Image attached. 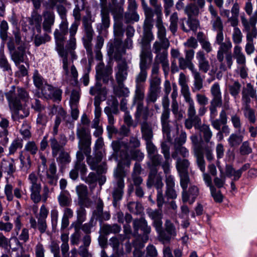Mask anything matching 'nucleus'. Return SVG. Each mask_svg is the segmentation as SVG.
<instances>
[{
  "label": "nucleus",
  "instance_id": "nucleus-1",
  "mask_svg": "<svg viewBox=\"0 0 257 257\" xmlns=\"http://www.w3.org/2000/svg\"><path fill=\"white\" fill-rule=\"evenodd\" d=\"M76 136L79 140L78 147L82 150L86 156V161L92 170H96L99 163L102 159V153L100 151H96L94 156L90 155L91 137L90 130L84 125H80L76 130Z\"/></svg>",
  "mask_w": 257,
  "mask_h": 257
},
{
  "label": "nucleus",
  "instance_id": "nucleus-2",
  "mask_svg": "<svg viewBox=\"0 0 257 257\" xmlns=\"http://www.w3.org/2000/svg\"><path fill=\"white\" fill-rule=\"evenodd\" d=\"M111 147L114 154L117 155L120 159L117 167L114 172L115 179L114 183L124 184V178L126 176L123 166L129 167L131 165V160L128 153L129 146L128 143L122 140L113 141L111 143Z\"/></svg>",
  "mask_w": 257,
  "mask_h": 257
},
{
  "label": "nucleus",
  "instance_id": "nucleus-3",
  "mask_svg": "<svg viewBox=\"0 0 257 257\" xmlns=\"http://www.w3.org/2000/svg\"><path fill=\"white\" fill-rule=\"evenodd\" d=\"M161 153L163 155L164 161L162 164H153L147 163V166L150 170V173L147 182V186L148 188L152 187L153 185L155 186L158 180L161 179L156 178V175L158 173V167L161 166L163 170L166 177L168 176L170 173V167L172 162V159L170 154V146L166 142H162L161 144Z\"/></svg>",
  "mask_w": 257,
  "mask_h": 257
},
{
  "label": "nucleus",
  "instance_id": "nucleus-4",
  "mask_svg": "<svg viewBox=\"0 0 257 257\" xmlns=\"http://www.w3.org/2000/svg\"><path fill=\"white\" fill-rule=\"evenodd\" d=\"M179 84L181 87V92L185 102L188 104L187 115L190 120L194 123V126L198 129L202 125L201 119L196 114L195 103L191 96L189 86L186 82V76L183 73L179 74Z\"/></svg>",
  "mask_w": 257,
  "mask_h": 257
},
{
  "label": "nucleus",
  "instance_id": "nucleus-5",
  "mask_svg": "<svg viewBox=\"0 0 257 257\" xmlns=\"http://www.w3.org/2000/svg\"><path fill=\"white\" fill-rule=\"evenodd\" d=\"M159 68V64L154 62L152 68L151 78L149 79V86L145 98L148 105L150 103H155L160 95L161 79L158 76Z\"/></svg>",
  "mask_w": 257,
  "mask_h": 257
},
{
  "label": "nucleus",
  "instance_id": "nucleus-6",
  "mask_svg": "<svg viewBox=\"0 0 257 257\" xmlns=\"http://www.w3.org/2000/svg\"><path fill=\"white\" fill-rule=\"evenodd\" d=\"M157 37L158 40L153 44V49L156 54L155 62L161 64L169 61L167 49L170 46V42L166 38V29L158 30Z\"/></svg>",
  "mask_w": 257,
  "mask_h": 257
},
{
  "label": "nucleus",
  "instance_id": "nucleus-7",
  "mask_svg": "<svg viewBox=\"0 0 257 257\" xmlns=\"http://www.w3.org/2000/svg\"><path fill=\"white\" fill-rule=\"evenodd\" d=\"M92 21L90 17L86 16L83 17L82 29L84 34L82 40L86 49L89 61L93 59L92 41L95 32L92 28Z\"/></svg>",
  "mask_w": 257,
  "mask_h": 257
},
{
  "label": "nucleus",
  "instance_id": "nucleus-8",
  "mask_svg": "<svg viewBox=\"0 0 257 257\" xmlns=\"http://www.w3.org/2000/svg\"><path fill=\"white\" fill-rule=\"evenodd\" d=\"M198 129L205 143L203 145V152L207 160L211 162L214 159L213 151L215 144L214 142L211 141L213 136L212 132L209 125L206 124H202Z\"/></svg>",
  "mask_w": 257,
  "mask_h": 257
},
{
  "label": "nucleus",
  "instance_id": "nucleus-9",
  "mask_svg": "<svg viewBox=\"0 0 257 257\" xmlns=\"http://www.w3.org/2000/svg\"><path fill=\"white\" fill-rule=\"evenodd\" d=\"M57 166L53 161L47 168V164H41L38 167V175L44 183L54 186L57 185L58 177L56 174Z\"/></svg>",
  "mask_w": 257,
  "mask_h": 257
},
{
  "label": "nucleus",
  "instance_id": "nucleus-10",
  "mask_svg": "<svg viewBox=\"0 0 257 257\" xmlns=\"http://www.w3.org/2000/svg\"><path fill=\"white\" fill-rule=\"evenodd\" d=\"M190 179L180 181L182 189L181 193L182 200L183 203L188 202L192 204L199 194L198 187L194 185H190Z\"/></svg>",
  "mask_w": 257,
  "mask_h": 257
},
{
  "label": "nucleus",
  "instance_id": "nucleus-11",
  "mask_svg": "<svg viewBox=\"0 0 257 257\" xmlns=\"http://www.w3.org/2000/svg\"><path fill=\"white\" fill-rule=\"evenodd\" d=\"M145 19L143 25V36L141 40V48L151 49L150 43L154 39L152 32L153 28L154 19L153 13L145 14Z\"/></svg>",
  "mask_w": 257,
  "mask_h": 257
},
{
  "label": "nucleus",
  "instance_id": "nucleus-12",
  "mask_svg": "<svg viewBox=\"0 0 257 257\" xmlns=\"http://www.w3.org/2000/svg\"><path fill=\"white\" fill-rule=\"evenodd\" d=\"M153 60V55L150 49L141 48L140 54V72L136 77L147 79L148 70L150 68Z\"/></svg>",
  "mask_w": 257,
  "mask_h": 257
},
{
  "label": "nucleus",
  "instance_id": "nucleus-13",
  "mask_svg": "<svg viewBox=\"0 0 257 257\" xmlns=\"http://www.w3.org/2000/svg\"><path fill=\"white\" fill-rule=\"evenodd\" d=\"M187 140V134L183 131H181L179 137L176 138L173 143V151L171 153L172 158H176L177 154L184 158H188L189 156V150L183 146L186 143Z\"/></svg>",
  "mask_w": 257,
  "mask_h": 257
},
{
  "label": "nucleus",
  "instance_id": "nucleus-14",
  "mask_svg": "<svg viewBox=\"0 0 257 257\" xmlns=\"http://www.w3.org/2000/svg\"><path fill=\"white\" fill-rule=\"evenodd\" d=\"M210 93L212 96L210 102L209 109L211 114L214 115L217 111V108L222 106L223 100L221 88L219 83H214L210 87Z\"/></svg>",
  "mask_w": 257,
  "mask_h": 257
},
{
  "label": "nucleus",
  "instance_id": "nucleus-15",
  "mask_svg": "<svg viewBox=\"0 0 257 257\" xmlns=\"http://www.w3.org/2000/svg\"><path fill=\"white\" fill-rule=\"evenodd\" d=\"M233 59L235 60L237 66L244 65L246 64L245 55L242 51L241 46H234L233 52L226 54L225 62L228 69H231L233 63Z\"/></svg>",
  "mask_w": 257,
  "mask_h": 257
},
{
  "label": "nucleus",
  "instance_id": "nucleus-16",
  "mask_svg": "<svg viewBox=\"0 0 257 257\" xmlns=\"http://www.w3.org/2000/svg\"><path fill=\"white\" fill-rule=\"evenodd\" d=\"M7 47L11 56L12 59L16 65L24 61V56L26 53L25 45H20L16 47L14 40L9 38L7 43Z\"/></svg>",
  "mask_w": 257,
  "mask_h": 257
},
{
  "label": "nucleus",
  "instance_id": "nucleus-17",
  "mask_svg": "<svg viewBox=\"0 0 257 257\" xmlns=\"http://www.w3.org/2000/svg\"><path fill=\"white\" fill-rule=\"evenodd\" d=\"M170 109L168 107V104H163V110L161 116V122L162 127V131L166 135L168 142L172 141L174 135L172 136L171 132L173 131L170 124Z\"/></svg>",
  "mask_w": 257,
  "mask_h": 257
},
{
  "label": "nucleus",
  "instance_id": "nucleus-18",
  "mask_svg": "<svg viewBox=\"0 0 257 257\" xmlns=\"http://www.w3.org/2000/svg\"><path fill=\"white\" fill-rule=\"evenodd\" d=\"M190 140L193 146L197 166L201 172H205V161L204 159V153L203 152V145H199L198 137L196 135H192L190 137Z\"/></svg>",
  "mask_w": 257,
  "mask_h": 257
},
{
  "label": "nucleus",
  "instance_id": "nucleus-19",
  "mask_svg": "<svg viewBox=\"0 0 257 257\" xmlns=\"http://www.w3.org/2000/svg\"><path fill=\"white\" fill-rule=\"evenodd\" d=\"M6 98L9 103H12V101H18L21 103V100L25 102L28 101L29 97L27 91L23 88L16 87L12 86L11 89L6 93Z\"/></svg>",
  "mask_w": 257,
  "mask_h": 257
},
{
  "label": "nucleus",
  "instance_id": "nucleus-20",
  "mask_svg": "<svg viewBox=\"0 0 257 257\" xmlns=\"http://www.w3.org/2000/svg\"><path fill=\"white\" fill-rule=\"evenodd\" d=\"M147 79L135 77V90L133 97L132 105L144 104L145 99V83Z\"/></svg>",
  "mask_w": 257,
  "mask_h": 257
},
{
  "label": "nucleus",
  "instance_id": "nucleus-21",
  "mask_svg": "<svg viewBox=\"0 0 257 257\" xmlns=\"http://www.w3.org/2000/svg\"><path fill=\"white\" fill-rule=\"evenodd\" d=\"M255 14L247 19L244 16H241V22L243 27V32L246 34V38H256L257 28L256 24L257 22L256 17Z\"/></svg>",
  "mask_w": 257,
  "mask_h": 257
},
{
  "label": "nucleus",
  "instance_id": "nucleus-22",
  "mask_svg": "<svg viewBox=\"0 0 257 257\" xmlns=\"http://www.w3.org/2000/svg\"><path fill=\"white\" fill-rule=\"evenodd\" d=\"M30 184L31 198L35 203L39 202L41 200L40 194L41 185L35 174L32 173L28 177Z\"/></svg>",
  "mask_w": 257,
  "mask_h": 257
},
{
  "label": "nucleus",
  "instance_id": "nucleus-23",
  "mask_svg": "<svg viewBox=\"0 0 257 257\" xmlns=\"http://www.w3.org/2000/svg\"><path fill=\"white\" fill-rule=\"evenodd\" d=\"M134 234L139 235V230L143 231L142 240L146 242L149 239V235L151 231V227L148 225L147 221L144 217L135 219L133 221Z\"/></svg>",
  "mask_w": 257,
  "mask_h": 257
},
{
  "label": "nucleus",
  "instance_id": "nucleus-24",
  "mask_svg": "<svg viewBox=\"0 0 257 257\" xmlns=\"http://www.w3.org/2000/svg\"><path fill=\"white\" fill-rule=\"evenodd\" d=\"M67 143L66 136L61 134L59 135V140L56 137L53 136L49 140L50 146L52 150V155L53 157H56L59 152L64 150V147Z\"/></svg>",
  "mask_w": 257,
  "mask_h": 257
},
{
  "label": "nucleus",
  "instance_id": "nucleus-25",
  "mask_svg": "<svg viewBox=\"0 0 257 257\" xmlns=\"http://www.w3.org/2000/svg\"><path fill=\"white\" fill-rule=\"evenodd\" d=\"M13 101V100H12ZM12 103H9L11 109L12 117L14 121H20L29 115V111L28 109L23 108L21 103L18 101H12Z\"/></svg>",
  "mask_w": 257,
  "mask_h": 257
},
{
  "label": "nucleus",
  "instance_id": "nucleus-26",
  "mask_svg": "<svg viewBox=\"0 0 257 257\" xmlns=\"http://www.w3.org/2000/svg\"><path fill=\"white\" fill-rule=\"evenodd\" d=\"M117 61V65L114 68L115 77L116 82H124L127 77L129 67L125 60L121 59Z\"/></svg>",
  "mask_w": 257,
  "mask_h": 257
},
{
  "label": "nucleus",
  "instance_id": "nucleus-27",
  "mask_svg": "<svg viewBox=\"0 0 257 257\" xmlns=\"http://www.w3.org/2000/svg\"><path fill=\"white\" fill-rule=\"evenodd\" d=\"M177 154L176 158H173L176 160V167L179 173L180 181H184L190 179L188 174V168L190 166V162L188 160L181 159Z\"/></svg>",
  "mask_w": 257,
  "mask_h": 257
},
{
  "label": "nucleus",
  "instance_id": "nucleus-28",
  "mask_svg": "<svg viewBox=\"0 0 257 257\" xmlns=\"http://www.w3.org/2000/svg\"><path fill=\"white\" fill-rule=\"evenodd\" d=\"M146 148L150 161L147 163L162 164L164 161L162 155L158 154L157 147L152 141L146 142Z\"/></svg>",
  "mask_w": 257,
  "mask_h": 257
},
{
  "label": "nucleus",
  "instance_id": "nucleus-29",
  "mask_svg": "<svg viewBox=\"0 0 257 257\" xmlns=\"http://www.w3.org/2000/svg\"><path fill=\"white\" fill-rule=\"evenodd\" d=\"M125 52V49L122 45V40L120 38L114 39L108 50V54L110 57H113L115 60L121 59V56Z\"/></svg>",
  "mask_w": 257,
  "mask_h": 257
},
{
  "label": "nucleus",
  "instance_id": "nucleus-30",
  "mask_svg": "<svg viewBox=\"0 0 257 257\" xmlns=\"http://www.w3.org/2000/svg\"><path fill=\"white\" fill-rule=\"evenodd\" d=\"M158 0H149L150 4L154 8V10L152 9L153 18L155 14L156 15V26L158 30L165 29L162 21V7L161 5L158 4Z\"/></svg>",
  "mask_w": 257,
  "mask_h": 257
},
{
  "label": "nucleus",
  "instance_id": "nucleus-31",
  "mask_svg": "<svg viewBox=\"0 0 257 257\" xmlns=\"http://www.w3.org/2000/svg\"><path fill=\"white\" fill-rule=\"evenodd\" d=\"M69 30L67 20H62L59 25V29H55L54 32L55 41L64 42Z\"/></svg>",
  "mask_w": 257,
  "mask_h": 257
},
{
  "label": "nucleus",
  "instance_id": "nucleus-32",
  "mask_svg": "<svg viewBox=\"0 0 257 257\" xmlns=\"http://www.w3.org/2000/svg\"><path fill=\"white\" fill-rule=\"evenodd\" d=\"M147 214L148 216L153 221V225L156 228V230L160 229L162 226L163 214L162 209H152L148 208L147 210Z\"/></svg>",
  "mask_w": 257,
  "mask_h": 257
},
{
  "label": "nucleus",
  "instance_id": "nucleus-33",
  "mask_svg": "<svg viewBox=\"0 0 257 257\" xmlns=\"http://www.w3.org/2000/svg\"><path fill=\"white\" fill-rule=\"evenodd\" d=\"M146 103H147L146 102ZM150 104L147 105V106H144V103L135 105L136 106V110L134 114V117L136 121L140 122L142 120V122H148L150 115L148 106Z\"/></svg>",
  "mask_w": 257,
  "mask_h": 257
},
{
  "label": "nucleus",
  "instance_id": "nucleus-34",
  "mask_svg": "<svg viewBox=\"0 0 257 257\" xmlns=\"http://www.w3.org/2000/svg\"><path fill=\"white\" fill-rule=\"evenodd\" d=\"M84 156L82 150H79L76 153V160L74 162V167L80 172L81 178L86 176L87 172V166L83 161Z\"/></svg>",
  "mask_w": 257,
  "mask_h": 257
},
{
  "label": "nucleus",
  "instance_id": "nucleus-35",
  "mask_svg": "<svg viewBox=\"0 0 257 257\" xmlns=\"http://www.w3.org/2000/svg\"><path fill=\"white\" fill-rule=\"evenodd\" d=\"M165 182V196L168 199H175L177 197V194L175 189V183L174 177L170 175L167 176Z\"/></svg>",
  "mask_w": 257,
  "mask_h": 257
},
{
  "label": "nucleus",
  "instance_id": "nucleus-36",
  "mask_svg": "<svg viewBox=\"0 0 257 257\" xmlns=\"http://www.w3.org/2000/svg\"><path fill=\"white\" fill-rule=\"evenodd\" d=\"M242 104H250L251 102L250 97L256 98V91L250 83L246 84L245 88H243L242 92Z\"/></svg>",
  "mask_w": 257,
  "mask_h": 257
},
{
  "label": "nucleus",
  "instance_id": "nucleus-37",
  "mask_svg": "<svg viewBox=\"0 0 257 257\" xmlns=\"http://www.w3.org/2000/svg\"><path fill=\"white\" fill-rule=\"evenodd\" d=\"M101 23L98 24L97 29L99 33L106 30L110 26L109 12L107 8H102L100 11Z\"/></svg>",
  "mask_w": 257,
  "mask_h": 257
},
{
  "label": "nucleus",
  "instance_id": "nucleus-38",
  "mask_svg": "<svg viewBox=\"0 0 257 257\" xmlns=\"http://www.w3.org/2000/svg\"><path fill=\"white\" fill-rule=\"evenodd\" d=\"M43 18L44 20L42 23L43 29L45 32L51 33L52 32V28L55 23V14L52 12L46 11L43 13Z\"/></svg>",
  "mask_w": 257,
  "mask_h": 257
},
{
  "label": "nucleus",
  "instance_id": "nucleus-39",
  "mask_svg": "<svg viewBox=\"0 0 257 257\" xmlns=\"http://www.w3.org/2000/svg\"><path fill=\"white\" fill-rule=\"evenodd\" d=\"M196 58L198 62L199 70L204 73H207L210 69V64L205 57V54L202 50L198 51L196 54Z\"/></svg>",
  "mask_w": 257,
  "mask_h": 257
},
{
  "label": "nucleus",
  "instance_id": "nucleus-40",
  "mask_svg": "<svg viewBox=\"0 0 257 257\" xmlns=\"http://www.w3.org/2000/svg\"><path fill=\"white\" fill-rule=\"evenodd\" d=\"M220 46L217 52V59L218 61H223L224 56L227 53H231L230 50L232 47V44L229 38L226 39L225 42H222L219 44Z\"/></svg>",
  "mask_w": 257,
  "mask_h": 257
},
{
  "label": "nucleus",
  "instance_id": "nucleus-41",
  "mask_svg": "<svg viewBox=\"0 0 257 257\" xmlns=\"http://www.w3.org/2000/svg\"><path fill=\"white\" fill-rule=\"evenodd\" d=\"M141 131L142 138L146 141H152L153 138V132L151 124L148 122H141Z\"/></svg>",
  "mask_w": 257,
  "mask_h": 257
},
{
  "label": "nucleus",
  "instance_id": "nucleus-42",
  "mask_svg": "<svg viewBox=\"0 0 257 257\" xmlns=\"http://www.w3.org/2000/svg\"><path fill=\"white\" fill-rule=\"evenodd\" d=\"M124 184L121 183H114L113 190L112 193L113 197V204L116 206L117 201L120 200L123 194Z\"/></svg>",
  "mask_w": 257,
  "mask_h": 257
},
{
  "label": "nucleus",
  "instance_id": "nucleus-43",
  "mask_svg": "<svg viewBox=\"0 0 257 257\" xmlns=\"http://www.w3.org/2000/svg\"><path fill=\"white\" fill-rule=\"evenodd\" d=\"M186 26L183 22L181 24L182 29L185 32H188L190 31H196L199 25L198 20L189 17H188V19L186 21Z\"/></svg>",
  "mask_w": 257,
  "mask_h": 257
},
{
  "label": "nucleus",
  "instance_id": "nucleus-44",
  "mask_svg": "<svg viewBox=\"0 0 257 257\" xmlns=\"http://www.w3.org/2000/svg\"><path fill=\"white\" fill-rule=\"evenodd\" d=\"M241 108L244 117L250 123H254L256 121L255 110L251 108L250 104H242Z\"/></svg>",
  "mask_w": 257,
  "mask_h": 257
},
{
  "label": "nucleus",
  "instance_id": "nucleus-45",
  "mask_svg": "<svg viewBox=\"0 0 257 257\" xmlns=\"http://www.w3.org/2000/svg\"><path fill=\"white\" fill-rule=\"evenodd\" d=\"M78 29L69 28V37L66 45V49L68 51H72V50H75L76 48V39L75 35Z\"/></svg>",
  "mask_w": 257,
  "mask_h": 257
},
{
  "label": "nucleus",
  "instance_id": "nucleus-46",
  "mask_svg": "<svg viewBox=\"0 0 257 257\" xmlns=\"http://www.w3.org/2000/svg\"><path fill=\"white\" fill-rule=\"evenodd\" d=\"M163 186V183L162 180H158L157 183L155 184V187L157 189V204L158 207L160 209H162L164 204H166L162 190Z\"/></svg>",
  "mask_w": 257,
  "mask_h": 257
},
{
  "label": "nucleus",
  "instance_id": "nucleus-47",
  "mask_svg": "<svg viewBox=\"0 0 257 257\" xmlns=\"http://www.w3.org/2000/svg\"><path fill=\"white\" fill-rule=\"evenodd\" d=\"M59 204L61 207H68L71 205V198L67 191H61L58 197Z\"/></svg>",
  "mask_w": 257,
  "mask_h": 257
},
{
  "label": "nucleus",
  "instance_id": "nucleus-48",
  "mask_svg": "<svg viewBox=\"0 0 257 257\" xmlns=\"http://www.w3.org/2000/svg\"><path fill=\"white\" fill-rule=\"evenodd\" d=\"M81 11L80 7L78 5H75V8L73 11V16L74 18V21L71 25L70 28L78 29L80 25V21L81 18Z\"/></svg>",
  "mask_w": 257,
  "mask_h": 257
},
{
  "label": "nucleus",
  "instance_id": "nucleus-49",
  "mask_svg": "<svg viewBox=\"0 0 257 257\" xmlns=\"http://www.w3.org/2000/svg\"><path fill=\"white\" fill-rule=\"evenodd\" d=\"M229 98L228 96L225 95L224 98V109H222L219 114V118H218L222 121V124H226L227 121V117L226 112V110L229 108Z\"/></svg>",
  "mask_w": 257,
  "mask_h": 257
},
{
  "label": "nucleus",
  "instance_id": "nucleus-50",
  "mask_svg": "<svg viewBox=\"0 0 257 257\" xmlns=\"http://www.w3.org/2000/svg\"><path fill=\"white\" fill-rule=\"evenodd\" d=\"M42 17L40 15L37 13H33L31 17L28 18V22L30 25H35L38 32H41V24L42 22Z\"/></svg>",
  "mask_w": 257,
  "mask_h": 257
},
{
  "label": "nucleus",
  "instance_id": "nucleus-51",
  "mask_svg": "<svg viewBox=\"0 0 257 257\" xmlns=\"http://www.w3.org/2000/svg\"><path fill=\"white\" fill-rule=\"evenodd\" d=\"M116 82L118 84V86L114 89L115 95L118 97H127L130 93V91L127 87H125L124 82Z\"/></svg>",
  "mask_w": 257,
  "mask_h": 257
},
{
  "label": "nucleus",
  "instance_id": "nucleus-52",
  "mask_svg": "<svg viewBox=\"0 0 257 257\" xmlns=\"http://www.w3.org/2000/svg\"><path fill=\"white\" fill-rule=\"evenodd\" d=\"M193 86L192 87V91L195 93L200 91L203 87V79L201 77L200 73L194 76Z\"/></svg>",
  "mask_w": 257,
  "mask_h": 257
},
{
  "label": "nucleus",
  "instance_id": "nucleus-53",
  "mask_svg": "<svg viewBox=\"0 0 257 257\" xmlns=\"http://www.w3.org/2000/svg\"><path fill=\"white\" fill-rule=\"evenodd\" d=\"M56 160L61 167H64L71 162V157L68 153L64 150L59 152Z\"/></svg>",
  "mask_w": 257,
  "mask_h": 257
},
{
  "label": "nucleus",
  "instance_id": "nucleus-54",
  "mask_svg": "<svg viewBox=\"0 0 257 257\" xmlns=\"http://www.w3.org/2000/svg\"><path fill=\"white\" fill-rule=\"evenodd\" d=\"M76 191L80 201L83 203L87 198L88 190L87 186L83 184L77 186L76 187Z\"/></svg>",
  "mask_w": 257,
  "mask_h": 257
},
{
  "label": "nucleus",
  "instance_id": "nucleus-55",
  "mask_svg": "<svg viewBox=\"0 0 257 257\" xmlns=\"http://www.w3.org/2000/svg\"><path fill=\"white\" fill-rule=\"evenodd\" d=\"M228 88L230 95L236 99L240 93L241 85L238 81H235L232 84H229Z\"/></svg>",
  "mask_w": 257,
  "mask_h": 257
},
{
  "label": "nucleus",
  "instance_id": "nucleus-56",
  "mask_svg": "<svg viewBox=\"0 0 257 257\" xmlns=\"http://www.w3.org/2000/svg\"><path fill=\"white\" fill-rule=\"evenodd\" d=\"M243 138L242 135L232 134L227 141L230 147H237L241 143Z\"/></svg>",
  "mask_w": 257,
  "mask_h": 257
},
{
  "label": "nucleus",
  "instance_id": "nucleus-57",
  "mask_svg": "<svg viewBox=\"0 0 257 257\" xmlns=\"http://www.w3.org/2000/svg\"><path fill=\"white\" fill-rule=\"evenodd\" d=\"M185 13L189 17L197 16L199 13V9L195 3H190L187 5L184 9Z\"/></svg>",
  "mask_w": 257,
  "mask_h": 257
},
{
  "label": "nucleus",
  "instance_id": "nucleus-58",
  "mask_svg": "<svg viewBox=\"0 0 257 257\" xmlns=\"http://www.w3.org/2000/svg\"><path fill=\"white\" fill-rule=\"evenodd\" d=\"M102 232L105 234H109L110 233H117L121 229V227L117 224H104L102 226Z\"/></svg>",
  "mask_w": 257,
  "mask_h": 257
},
{
  "label": "nucleus",
  "instance_id": "nucleus-59",
  "mask_svg": "<svg viewBox=\"0 0 257 257\" xmlns=\"http://www.w3.org/2000/svg\"><path fill=\"white\" fill-rule=\"evenodd\" d=\"M243 35L238 28H234L232 33V39L234 46H240L242 41Z\"/></svg>",
  "mask_w": 257,
  "mask_h": 257
},
{
  "label": "nucleus",
  "instance_id": "nucleus-60",
  "mask_svg": "<svg viewBox=\"0 0 257 257\" xmlns=\"http://www.w3.org/2000/svg\"><path fill=\"white\" fill-rule=\"evenodd\" d=\"M29 239V233L28 229L24 228L22 230V232L19 236V238L14 237L13 239L16 242L17 245L20 247L22 246V243L19 241V240L23 241L24 242H26Z\"/></svg>",
  "mask_w": 257,
  "mask_h": 257
},
{
  "label": "nucleus",
  "instance_id": "nucleus-61",
  "mask_svg": "<svg viewBox=\"0 0 257 257\" xmlns=\"http://www.w3.org/2000/svg\"><path fill=\"white\" fill-rule=\"evenodd\" d=\"M9 25L6 20H3L0 23V38L5 41L8 38Z\"/></svg>",
  "mask_w": 257,
  "mask_h": 257
},
{
  "label": "nucleus",
  "instance_id": "nucleus-62",
  "mask_svg": "<svg viewBox=\"0 0 257 257\" xmlns=\"http://www.w3.org/2000/svg\"><path fill=\"white\" fill-rule=\"evenodd\" d=\"M80 98V90L79 88L73 89L69 101L70 106H78Z\"/></svg>",
  "mask_w": 257,
  "mask_h": 257
},
{
  "label": "nucleus",
  "instance_id": "nucleus-63",
  "mask_svg": "<svg viewBox=\"0 0 257 257\" xmlns=\"http://www.w3.org/2000/svg\"><path fill=\"white\" fill-rule=\"evenodd\" d=\"M112 69L111 66L107 65L104 69L97 76V79H102L104 83H107L109 79V76L111 74Z\"/></svg>",
  "mask_w": 257,
  "mask_h": 257
},
{
  "label": "nucleus",
  "instance_id": "nucleus-64",
  "mask_svg": "<svg viewBox=\"0 0 257 257\" xmlns=\"http://www.w3.org/2000/svg\"><path fill=\"white\" fill-rule=\"evenodd\" d=\"M33 82L35 86L40 89L46 83L42 76L39 73L38 70H35L33 74Z\"/></svg>",
  "mask_w": 257,
  "mask_h": 257
}]
</instances>
